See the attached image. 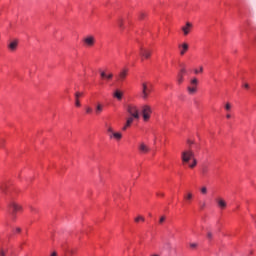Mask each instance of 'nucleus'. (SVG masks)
Returning <instances> with one entry per match:
<instances>
[{
    "label": "nucleus",
    "instance_id": "obj_1",
    "mask_svg": "<svg viewBox=\"0 0 256 256\" xmlns=\"http://www.w3.org/2000/svg\"><path fill=\"white\" fill-rule=\"evenodd\" d=\"M181 159L183 165H188L190 169H195V167H197V158H195V152H193V150H184L181 153Z\"/></svg>",
    "mask_w": 256,
    "mask_h": 256
},
{
    "label": "nucleus",
    "instance_id": "obj_2",
    "mask_svg": "<svg viewBox=\"0 0 256 256\" xmlns=\"http://www.w3.org/2000/svg\"><path fill=\"white\" fill-rule=\"evenodd\" d=\"M126 111L130 117H133L134 119H139L141 117V114L139 113V107H137L135 104H128L126 106Z\"/></svg>",
    "mask_w": 256,
    "mask_h": 256
},
{
    "label": "nucleus",
    "instance_id": "obj_3",
    "mask_svg": "<svg viewBox=\"0 0 256 256\" xmlns=\"http://www.w3.org/2000/svg\"><path fill=\"white\" fill-rule=\"evenodd\" d=\"M151 113H153V109L151 108V106L144 105L141 107V115H142L143 121H145V123H147V121H149V119H151Z\"/></svg>",
    "mask_w": 256,
    "mask_h": 256
},
{
    "label": "nucleus",
    "instance_id": "obj_4",
    "mask_svg": "<svg viewBox=\"0 0 256 256\" xmlns=\"http://www.w3.org/2000/svg\"><path fill=\"white\" fill-rule=\"evenodd\" d=\"M10 209H12L11 215L12 217H15L19 211H23V207L16 202H11L9 205Z\"/></svg>",
    "mask_w": 256,
    "mask_h": 256
},
{
    "label": "nucleus",
    "instance_id": "obj_5",
    "mask_svg": "<svg viewBox=\"0 0 256 256\" xmlns=\"http://www.w3.org/2000/svg\"><path fill=\"white\" fill-rule=\"evenodd\" d=\"M150 93H151V85L147 84V82L142 83V98L147 99Z\"/></svg>",
    "mask_w": 256,
    "mask_h": 256
},
{
    "label": "nucleus",
    "instance_id": "obj_6",
    "mask_svg": "<svg viewBox=\"0 0 256 256\" xmlns=\"http://www.w3.org/2000/svg\"><path fill=\"white\" fill-rule=\"evenodd\" d=\"M191 29H193V24L191 22H186V24L181 27L184 37H187V35L191 33Z\"/></svg>",
    "mask_w": 256,
    "mask_h": 256
},
{
    "label": "nucleus",
    "instance_id": "obj_7",
    "mask_svg": "<svg viewBox=\"0 0 256 256\" xmlns=\"http://www.w3.org/2000/svg\"><path fill=\"white\" fill-rule=\"evenodd\" d=\"M83 42L85 43L86 47H93V45H95V36H86Z\"/></svg>",
    "mask_w": 256,
    "mask_h": 256
},
{
    "label": "nucleus",
    "instance_id": "obj_8",
    "mask_svg": "<svg viewBox=\"0 0 256 256\" xmlns=\"http://www.w3.org/2000/svg\"><path fill=\"white\" fill-rule=\"evenodd\" d=\"M152 51L147 48H140V56L142 59H149L151 57Z\"/></svg>",
    "mask_w": 256,
    "mask_h": 256
},
{
    "label": "nucleus",
    "instance_id": "obj_9",
    "mask_svg": "<svg viewBox=\"0 0 256 256\" xmlns=\"http://www.w3.org/2000/svg\"><path fill=\"white\" fill-rule=\"evenodd\" d=\"M128 73H129V68L121 69L118 74V81H125V78L127 77Z\"/></svg>",
    "mask_w": 256,
    "mask_h": 256
},
{
    "label": "nucleus",
    "instance_id": "obj_10",
    "mask_svg": "<svg viewBox=\"0 0 256 256\" xmlns=\"http://www.w3.org/2000/svg\"><path fill=\"white\" fill-rule=\"evenodd\" d=\"M133 121H135V118L133 116H130L127 118L125 125L122 128V131H127L131 125H133Z\"/></svg>",
    "mask_w": 256,
    "mask_h": 256
},
{
    "label": "nucleus",
    "instance_id": "obj_11",
    "mask_svg": "<svg viewBox=\"0 0 256 256\" xmlns=\"http://www.w3.org/2000/svg\"><path fill=\"white\" fill-rule=\"evenodd\" d=\"M108 136L109 139H116V141H121V139H123V134L120 132H115V130Z\"/></svg>",
    "mask_w": 256,
    "mask_h": 256
},
{
    "label": "nucleus",
    "instance_id": "obj_12",
    "mask_svg": "<svg viewBox=\"0 0 256 256\" xmlns=\"http://www.w3.org/2000/svg\"><path fill=\"white\" fill-rule=\"evenodd\" d=\"M216 203L219 207V209H226L227 208V202L223 198H217Z\"/></svg>",
    "mask_w": 256,
    "mask_h": 256
},
{
    "label": "nucleus",
    "instance_id": "obj_13",
    "mask_svg": "<svg viewBox=\"0 0 256 256\" xmlns=\"http://www.w3.org/2000/svg\"><path fill=\"white\" fill-rule=\"evenodd\" d=\"M178 48L180 49V55H185V52L189 51V44L187 43L180 44Z\"/></svg>",
    "mask_w": 256,
    "mask_h": 256
},
{
    "label": "nucleus",
    "instance_id": "obj_14",
    "mask_svg": "<svg viewBox=\"0 0 256 256\" xmlns=\"http://www.w3.org/2000/svg\"><path fill=\"white\" fill-rule=\"evenodd\" d=\"M83 95V93L81 92H76L75 93V105L76 107H81V102H80V98Z\"/></svg>",
    "mask_w": 256,
    "mask_h": 256
},
{
    "label": "nucleus",
    "instance_id": "obj_15",
    "mask_svg": "<svg viewBox=\"0 0 256 256\" xmlns=\"http://www.w3.org/2000/svg\"><path fill=\"white\" fill-rule=\"evenodd\" d=\"M17 45H18L17 40H14L10 42V44L8 45V49H10V51H15L17 49Z\"/></svg>",
    "mask_w": 256,
    "mask_h": 256
},
{
    "label": "nucleus",
    "instance_id": "obj_16",
    "mask_svg": "<svg viewBox=\"0 0 256 256\" xmlns=\"http://www.w3.org/2000/svg\"><path fill=\"white\" fill-rule=\"evenodd\" d=\"M113 97L118 99V101H121V99H123V92H121L120 90H116L113 94Z\"/></svg>",
    "mask_w": 256,
    "mask_h": 256
},
{
    "label": "nucleus",
    "instance_id": "obj_17",
    "mask_svg": "<svg viewBox=\"0 0 256 256\" xmlns=\"http://www.w3.org/2000/svg\"><path fill=\"white\" fill-rule=\"evenodd\" d=\"M139 150L141 151V153H149V147H147L145 143L140 144Z\"/></svg>",
    "mask_w": 256,
    "mask_h": 256
},
{
    "label": "nucleus",
    "instance_id": "obj_18",
    "mask_svg": "<svg viewBox=\"0 0 256 256\" xmlns=\"http://www.w3.org/2000/svg\"><path fill=\"white\" fill-rule=\"evenodd\" d=\"M95 113L96 115H101V113H103V105L101 103L96 105Z\"/></svg>",
    "mask_w": 256,
    "mask_h": 256
},
{
    "label": "nucleus",
    "instance_id": "obj_19",
    "mask_svg": "<svg viewBox=\"0 0 256 256\" xmlns=\"http://www.w3.org/2000/svg\"><path fill=\"white\" fill-rule=\"evenodd\" d=\"M9 248L7 247H1L0 248V256H8Z\"/></svg>",
    "mask_w": 256,
    "mask_h": 256
},
{
    "label": "nucleus",
    "instance_id": "obj_20",
    "mask_svg": "<svg viewBox=\"0 0 256 256\" xmlns=\"http://www.w3.org/2000/svg\"><path fill=\"white\" fill-rule=\"evenodd\" d=\"M197 85H199V80L197 78H193L190 81V86H188V87H195L197 89Z\"/></svg>",
    "mask_w": 256,
    "mask_h": 256
},
{
    "label": "nucleus",
    "instance_id": "obj_21",
    "mask_svg": "<svg viewBox=\"0 0 256 256\" xmlns=\"http://www.w3.org/2000/svg\"><path fill=\"white\" fill-rule=\"evenodd\" d=\"M187 91H188L189 95H195V93H197V88H195V86L194 87L188 86Z\"/></svg>",
    "mask_w": 256,
    "mask_h": 256
},
{
    "label": "nucleus",
    "instance_id": "obj_22",
    "mask_svg": "<svg viewBox=\"0 0 256 256\" xmlns=\"http://www.w3.org/2000/svg\"><path fill=\"white\" fill-rule=\"evenodd\" d=\"M184 199L190 203V201L193 199V193L191 192H187L185 195H184Z\"/></svg>",
    "mask_w": 256,
    "mask_h": 256
},
{
    "label": "nucleus",
    "instance_id": "obj_23",
    "mask_svg": "<svg viewBox=\"0 0 256 256\" xmlns=\"http://www.w3.org/2000/svg\"><path fill=\"white\" fill-rule=\"evenodd\" d=\"M207 173H209V168L207 166H203L201 169L202 176L207 177Z\"/></svg>",
    "mask_w": 256,
    "mask_h": 256
},
{
    "label": "nucleus",
    "instance_id": "obj_24",
    "mask_svg": "<svg viewBox=\"0 0 256 256\" xmlns=\"http://www.w3.org/2000/svg\"><path fill=\"white\" fill-rule=\"evenodd\" d=\"M106 131H107V134L110 135V134H112L115 130H113V127H111L110 125H106Z\"/></svg>",
    "mask_w": 256,
    "mask_h": 256
},
{
    "label": "nucleus",
    "instance_id": "obj_25",
    "mask_svg": "<svg viewBox=\"0 0 256 256\" xmlns=\"http://www.w3.org/2000/svg\"><path fill=\"white\" fill-rule=\"evenodd\" d=\"M232 107H233V106L231 105V103L227 102V103L225 104V106H224V109H225L226 111H231Z\"/></svg>",
    "mask_w": 256,
    "mask_h": 256
},
{
    "label": "nucleus",
    "instance_id": "obj_26",
    "mask_svg": "<svg viewBox=\"0 0 256 256\" xmlns=\"http://www.w3.org/2000/svg\"><path fill=\"white\" fill-rule=\"evenodd\" d=\"M139 221H142V223H144L145 217H143V216H138V217H136V218H135V222H136V223H139Z\"/></svg>",
    "mask_w": 256,
    "mask_h": 256
},
{
    "label": "nucleus",
    "instance_id": "obj_27",
    "mask_svg": "<svg viewBox=\"0 0 256 256\" xmlns=\"http://www.w3.org/2000/svg\"><path fill=\"white\" fill-rule=\"evenodd\" d=\"M178 83H179V85H181V83H183V74H181V73L178 74Z\"/></svg>",
    "mask_w": 256,
    "mask_h": 256
},
{
    "label": "nucleus",
    "instance_id": "obj_28",
    "mask_svg": "<svg viewBox=\"0 0 256 256\" xmlns=\"http://www.w3.org/2000/svg\"><path fill=\"white\" fill-rule=\"evenodd\" d=\"M195 75H199V73H203V66H200V70L194 69Z\"/></svg>",
    "mask_w": 256,
    "mask_h": 256
},
{
    "label": "nucleus",
    "instance_id": "obj_29",
    "mask_svg": "<svg viewBox=\"0 0 256 256\" xmlns=\"http://www.w3.org/2000/svg\"><path fill=\"white\" fill-rule=\"evenodd\" d=\"M86 113H87V115H91V113H93V108L87 106L86 107Z\"/></svg>",
    "mask_w": 256,
    "mask_h": 256
},
{
    "label": "nucleus",
    "instance_id": "obj_30",
    "mask_svg": "<svg viewBox=\"0 0 256 256\" xmlns=\"http://www.w3.org/2000/svg\"><path fill=\"white\" fill-rule=\"evenodd\" d=\"M145 17H147V13H145V12H140V14H139V19H145Z\"/></svg>",
    "mask_w": 256,
    "mask_h": 256
},
{
    "label": "nucleus",
    "instance_id": "obj_31",
    "mask_svg": "<svg viewBox=\"0 0 256 256\" xmlns=\"http://www.w3.org/2000/svg\"><path fill=\"white\" fill-rule=\"evenodd\" d=\"M201 193H202V195H207V187L203 186L201 188Z\"/></svg>",
    "mask_w": 256,
    "mask_h": 256
},
{
    "label": "nucleus",
    "instance_id": "obj_32",
    "mask_svg": "<svg viewBox=\"0 0 256 256\" xmlns=\"http://www.w3.org/2000/svg\"><path fill=\"white\" fill-rule=\"evenodd\" d=\"M100 75H101L102 79L107 78V74L105 73V71L100 72Z\"/></svg>",
    "mask_w": 256,
    "mask_h": 256
},
{
    "label": "nucleus",
    "instance_id": "obj_33",
    "mask_svg": "<svg viewBox=\"0 0 256 256\" xmlns=\"http://www.w3.org/2000/svg\"><path fill=\"white\" fill-rule=\"evenodd\" d=\"M165 216H161L160 217V220H159V223H160V225H162V223H165Z\"/></svg>",
    "mask_w": 256,
    "mask_h": 256
},
{
    "label": "nucleus",
    "instance_id": "obj_34",
    "mask_svg": "<svg viewBox=\"0 0 256 256\" xmlns=\"http://www.w3.org/2000/svg\"><path fill=\"white\" fill-rule=\"evenodd\" d=\"M106 79H113V73L106 74Z\"/></svg>",
    "mask_w": 256,
    "mask_h": 256
},
{
    "label": "nucleus",
    "instance_id": "obj_35",
    "mask_svg": "<svg viewBox=\"0 0 256 256\" xmlns=\"http://www.w3.org/2000/svg\"><path fill=\"white\" fill-rule=\"evenodd\" d=\"M207 237H208V239H213V233L212 232H208L207 233Z\"/></svg>",
    "mask_w": 256,
    "mask_h": 256
},
{
    "label": "nucleus",
    "instance_id": "obj_36",
    "mask_svg": "<svg viewBox=\"0 0 256 256\" xmlns=\"http://www.w3.org/2000/svg\"><path fill=\"white\" fill-rule=\"evenodd\" d=\"M30 211H32V213H37V209L33 206L30 207Z\"/></svg>",
    "mask_w": 256,
    "mask_h": 256
},
{
    "label": "nucleus",
    "instance_id": "obj_37",
    "mask_svg": "<svg viewBox=\"0 0 256 256\" xmlns=\"http://www.w3.org/2000/svg\"><path fill=\"white\" fill-rule=\"evenodd\" d=\"M190 247H191L192 249H195V248L197 247V243H191V244H190Z\"/></svg>",
    "mask_w": 256,
    "mask_h": 256
},
{
    "label": "nucleus",
    "instance_id": "obj_38",
    "mask_svg": "<svg viewBox=\"0 0 256 256\" xmlns=\"http://www.w3.org/2000/svg\"><path fill=\"white\" fill-rule=\"evenodd\" d=\"M205 202L200 203V209H205Z\"/></svg>",
    "mask_w": 256,
    "mask_h": 256
},
{
    "label": "nucleus",
    "instance_id": "obj_39",
    "mask_svg": "<svg viewBox=\"0 0 256 256\" xmlns=\"http://www.w3.org/2000/svg\"><path fill=\"white\" fill-rule=\"evenodd\" d=\"M50 256H59V254H57V251H53Z\"/></svg>",
    "mask_w": 256,
    "mask_h": 256
},
{
    "label": "nucleus",
    "instance_id": "obj_40",
    "mask_svg": "<svg viewBox=\"0 0 256 256\" xmlns=\"http://www.w3.org/2000/svg\"><path fill=\"white\" fill-rule=\"evenodd\" d=\"M186 71L187 70H185V68H182L181 71H180L181 75H183V73H186Z\"/></svg>",
    "mask_w": 256,
    "mask_h": 256
},
{
    "label": "nucleus",
    "instance_id": "obj_41",
    "mask_svg": "<svg viewBox=\"0 0 256 256\" xmlns=\"http://www.w3.org/2000/svg\"><path fill=\"white\" fill-rule=\"evenodd\" d=\"M15 233H21V228H16Z\"/></svg>",
    "mask_w": 256,
    "mask_h": 256
},
{
    "label": "nucleus",
    "instance_id": "obj_42",
    "mask_svg": "<svg viewBox=\"0 0 256 256\" xmlns=\"http://www.w3.org/2000/svg\"><path fill=\"white\" fill-rule=\"evenodd\" d=\"M119 26H120V27H123V20H120Z\"/></svg>",
    "mask_w": 256,
    "mask_h": 256
},
{
    "label": "nucleus",
    "instance_id": "obj_43",
    "mask_svg": "<svg viewBox=\"0 0 256 256\" xmlns=\"http://www.w3.org/2000/svg\"><path fill=\"white\" fill-rule=\"evenodd\" d=\"M245 89H249V84H244Z\"/></svg>",
    "mask_w": 256,
    "mask_h": 256
},
{
    "label": "nucleus",
    "instance_id": "obj_44",
    "mask_svg": "<svg viewBox=\"0 0 256 256\" xmlns=\"http://www.w3.org/2000/svg\"><path fill=\"white\" fill-rule=\"evenodd\" d=\"M226 118H227V119H231V114H227V115H226Z\"/></svg>",
    "mask_w": 256,
    "mask_h": 256
},
{
    "label": "nucleus",
    "instance_id": "obj_45",
    "mask_svg": "<svg viewBox=\"0 0 256 256\" xmlns=\"http://www.w3.org/2000/svg\"><path fill=\"white\" fill-rule=\"evenodd\" d=\"M188 144H189V145H193V141L188 140Z\"/></svg>",
    "mask_w": 256,
    "mask_h": 256
},
{
    "label": "nucleus",
    "instance_id": "obj_46",
    "mask_svg": "<svg viewBox=\"0 0 256 256\" xmlns=\"http://www.w3.org/2000/svg\"><path fill=\"white\" fill-rule=\"evenodd\" d=\"M158 195H159L160 197H164V196H165V194H163V193H158Z\"/></svg>",
    "mask_w": 256,
    "mask_h": 256
},
{
    "label": "nucleus",
    "instance_id": "obj_47",
    "mask_svg": "<svg viewBox=\"0 0 256 256\" xmlns=\"http://www.w3.org/2000/svg\"><path fill=\"white\" fill-rule=\"evenodd\" d=\"M73 253H75V251H73V250H70V254H71V255H73Z\"/></svg>",
    "mask_w": 256,
    "mask_h": 256
}]
</instances>
